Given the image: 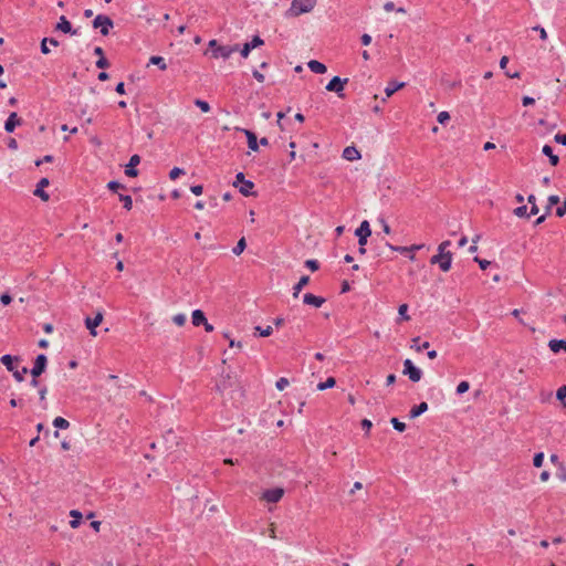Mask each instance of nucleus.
Masks as SVG:
<instances>
[{
    "mask_svg": "<svg viewBox=\"0 0 566 566\" xmlns=\"http://www.w3.org/2000/svg\"><path fill=\"white\" fill-rule=\"evenodd\" d=\"M431 264H438L443 272H448L451 269L452 253L451 252H439L430 259Z\"/></svg>",
    "mask_w": 566,
    "mask_h": 566,
    "instance_id": "f257e3e1",
    "label": "nucleus"
},
{
    "mask_svg": "<svg viewBox=\"0 0 566 566\" xmlns=\"http://www.w3.org/2000/svg\"><path fill=\"white\" fill-rule=\"evenodd\" d=\"M315 4L316 0H293L290 10L293 15H300L312 11Z\"/></svg>",
    "mask_w": 566,
    "mask_h": 566,
    "instance_id": "f03ea898",
    "label": "nucleus"
},
{
    "mask_svg": "<svg viewBox=\"0 0 566 566\" xmlns=\"http://www.w3.org/2000/svg\"><path fill=\"white\" fill-rule=\"evenodd\" d=\"M233 186L239 187V191L245 197L254 195L252 192L254 184L251 180H247L243 172L237 174Z\"/></svg>",
    "mask_w": 566,
    "mask_h": 566,
    "instance_id": "7ed1b4c3",
    "label": "nucleus"
},
{
    "mask_svg": "<svg viewBox=\"0 0 566 566\" xmlns=\"http://www.w3.org/2000/svg\"><path fill=\"white\" fill-rule=\"evenodd\" d=\"M114 23L112 19L104 14H98L93 21V27L99 29L103 35H107Z\"/></svg>",
    "mask_w": 566,
    "mask_h": 566,
    "instance_id": "20e7f679",
    "label": "nucleus"
},
{
    "mask_svg": "<svg viewBox=\"0 0 566 566\" xmlns=\"http://www.w3.org/2000/svg\"><path fill=\"white\" fill-rule=\"evenodd\" d=\"M403 374L408 375L409 379L412 381H419L422 376L421 370L416 367L410 359L403 361Z\"/></svg>",
    "mask_w": 566,
    "mask_h": 566,
    "instance_id": "39448f33",
    "label": "nucleus"
},
{
    "mask_svg": "<svg viewBox=\"0 0 566 566\" xmlns=\"http://www.w3.org/2000/svg\"><path fill=\"white\" fill-rule=\"evenodd\" d=\"M355 234L358 237L359 245L364 247L367 243L368 237L371 234L369 222L364 220L360 226L356 229Z\"/></svg>",
    "mask_w": 566,
    "mask_h": 566,
    "instance_id": "423d86ee",
    "label": "nucleus"
},
{
    "mask_svg": "<svg viewBox=\"0 0 566 566\" xmlns=\"http://www.w3.org/2000/svg\"><path fill=\"white\" fill-rule=\"evenodd\" d=\"M347 82L348 78H340L339 76H334L326 85V90L329 92H335L338 94L339 97H343L342 92Z\"/></svg>",
    "mask_w": 566,
    "mask_h": 566,
    "instance_id": "0eeeda50",
    "label": "nucleus"
},
{
    "mask_svg": "<svg viewBox=\"0 0 566 566\" xmlns=\"http://www.w3.org/2000/svg\"><path fill=\"white\" fill-rule=\"evenodd\" d=\"M239 49L238 45H220L217 46V49H213L212 51V57L219 59L222 57L223 60H227L230 57V55L234 52H237Z\"/></svg>",
    "mask_w": 566,
    "mask_h": 566,
    "instance_id": "6e6552de",
    "label": "nucleus"
},
{
    "mask_svg": "<svg viewBox=\"0 0 566 566\" xmlns=\"http://www.w3.org/2000/svg\"><path fill=\"white\" fill-rule=\"evenodd\" d=\"M103 317H104L103 312L98 311L93 318L92 317L85 318V326L90 331V334L92 336L97 335L96 327L103 322Z\"/></svg>",
    "mask_w": 566,
    "mask_h": 566,
    "instance_id": "1a4fd4ad",
    "label": "nucleus"
},
{
    "mask_svg": "<svg viewBox=\"0 0 566 566\" xmlns=\"http://www.w3.org/2000/svg\"><path fill=\"white\" fill-rule=\"evenodd\" d=\"M284 494V490L281 488H273L263 492L262 499L269 503H277Z\"/></svg>",
    "mask_w": 566,
    "mask_h": 566,
    "instance_id": "9d476101",
    "label": "nucleus"
},
{
    "mask_svg": "<svg viewBox=\"0 0 566 566\" xmlns=\"http://www.w3.org/2000/svg\"><path fill=\"white\" fill-rule=\"evenodd\" d=\"M48 358L44 354L38 355L33 368L30 370L33 378L40 376L46 367Z\"/></svg>",
    "mask_w": 566,
    "mask_h": 566,
    "instance_id": "9b49d317",
    "label": "nucleus"
},
{
    "mask_svg": "<svg viewBox=\"0 0 566 566\" xmlns=\"http://www.w3.org/2000/svg\"><path fill=\"white\" fill-rule=\"evenodd\" d=\"M263 43L264 41L259 35H254L250 42L243 45L240 53L243 57H248L251 50L263 45Z\"/></svg>",
    "mask_w": 566,
    "mask_h": 566,
    "instance_id": "f8f14e48",
    "label": "nucleus"
},
{
    "mask_svg": "<svg viewBox=\"0 0 566 566\" xmlns=\"http://www.w3.org/2000/svg\"><path fill=\"white\" fill-rule=\"evenodd\" d=\"M0 361L7 367L9 371L12 374L14 373V369H18L21 360L18 356H11V355H3L0 358Z\"/></svg>",
    "mask_w": 566,
    "mask_h": 566,
    "instance_id": "ddd939ff",
    "label": "nucleus"
},
{
    "mask_svg": "<svg viewBox=\"0 0 566 566\" xmlns=\"http://www.w3.org/2000/svg\"><path fill=\"white\" fill-rule=\"evenodd\" d=\"M386 245L392 250L398 252H410L409 259L413 261L416 259V255L412 253L413 251L420 250L423 245L422 244H413L411 247H395L390 244L389 242L386 243Z\"/></svg>",
    "mask_w": 566,
    "mask_h": 566,
    "instance_id": "4468645a",
    "label": "nucleus"
},
{
    "mask_svg": "<svg viewBox=\"0 0 566 566\" xmlns=\"http://www.w3.org/2000/svg\"><path fill=\"white\" fill-rule=\"evenodd\" d=\"M325 298L322 296H316L312 293H306L303 296V303L306 305L314 306L316 308L321 307L325 303Z\"/></svg>",
    "mask_w": 566,
    "mask_h": 566,
    "instance_id": "2eb2a0df",
    "label": "nucleus"
},
{
    "mask_svg": "<svg viewBox=\"0 0 566 566\" xmlns=\"http://www.w3.org/2000/svg\"><path fill=\"white\" fill-rule=\"evenodd\" d=\"M50 184L49 179L48 178H42L38 186H36V189L34 190V196L41 198L43 201H48L50 196L48 192L44 191V187H48Z\"/></svg>",
    "mask_w": 566,
    "mask_h": 566,
    "instance_id": "dca6fc26",
    "label": "nucleus"
},
{
    "mask_svg": "<svg viewBox=\"0 0 566 566\" xmlns=\"http://www.w3.org/2000/svg\"><path fill=\"white\" fill-rule=\"evenodd\" d=\"M55 29L62 31L63 33H71L73 35L77 34V31L72 29L70 21L64 15L60 17Z\"/></svg>",
    "mask_w": 566,
    "mask_h": 566,
    "instance_id": "f3484780",
    "label": "nucleus"
},
{
    "mask_svg": "<svg viewBox=\"0 0 566 566\" xmlns=\"http://www.w3.org/2000/svg\"><path fill=\"white\" fill-rule=\"evenodd\" d=\"M21 124V119L18 117V114L17 113H11L9 115V117L7 118L6 123H4V129L8 132V133H12L14 130V128Z\"/></svg>",
    "mask_w": 566,
    "mask_h": 566,
    "instance_id": "a211bd4d",
    "label": "nucleus"
},
{
    "mask_svg": "<svg viewBox=\"0 0 566 566\" xmlns=\"http://www.w3.org/2000/svg\"><path fill=\"white\" fill-rule=\"evenodd\" d=\"M140 163V157L138 155H133L129 159V164L126 166L125 174L128 177H136L137 170L135 169V166H137Z\"/></svg>",
    "mask_w": 566,
    "mask_h": 566,
    "instance_id": "6ab92c4d",
    "label": "nucleus"
},
{
    "mask_svg": "<svg viewBox=\"0 0 566 566\" xmlns=\"http://www.w3.org/2000/svg\"><path fill=\"white\" fill-rule=\"evenodd\" d=\"M242 132L247 136L249 148L251 150H253V151H258L259 150V144H258L256 135L253 132L249 130V129H242Z\"/></svg>",
    "mask_w": 566,
    "mask_h": 566,
    "instance_id": "aec40b11",
    "label": "nucleus"
},
{
    "mask_svg": "<svg viewBox=\"0 0 566 566\" xmlns=\"http://www.w3.org/2000/svg\"><path fill=\"white\" fill-rule=\"evenodd\" d=\"M343 157L348 161H354L360 158V153L354 146H348L343 151Z\"/></svg>",
    "mask_w": 566,
    "mask_h": 566,
    "instance_id": "412c9836",
    "label": "nucleus"
},
{
    "mask_svg": "<svg viewBox=\"0 0 566 566\" xmlns=\"http://www.w3.org/2000/svg\"><path fill=\"white\" fill-rule=\"evenodd\" d=\"M307 66H308V69L313 73H316V74H324L326 72V70H327L325 64H323V63H321L319 61H316V60H311L307 63Z\"/></svg>",
    "mask_w": 566,
    "mask_h": 566,
    "instance_id": "4be33fe9",
    "label": "nucleus"
},
{
    "mask_svg": "<svg viewBox=\"0 0 566 566\" xmlns=\"http://www.w3.org/2000/svg\"><path fill=\"white\" fill-rule=\"evenodd\" d=\"M428 410V403L427 402H420L419 405L415 406L410 412L409 418L415 419L426 412Z\"/></svg>",
    "mask_w": 566,
    "mask_h": 566,
    "instance_id": "5701e85b",
    "label": "nucleus"
},
{
    "mask_svg": "<svg viewBox=\"0 0 566 566\" xmlns=\"http://www.w3.org/2000/svg\"><path fill=\"white\" fill-rule=\"evenodd\" d=\"M548 347L552 352L558 353L560 349L566 352V340L564 339H551Z\"/></svg>",
    "mask_w": 566,
    "mask_h": 566,
    "instance_id": "b1692460",
    "label": "nucleus"
},
{
    "mask_svg": "<svg viewBox=\"0 0 566 566\" xmlns=\"http://www.w3.org/2000/svg\"><path fill=\"white\" fill-rule=\"evenodd\" d=\"M192 324L195 326H200L202 324H206V316L205 313L201 310H195L191 315Z\"/></svg>",
    "mask_w": 566,
    "mask_h": 566,
    "instance_id": "393cba45",
    "label": "nucleus"
},
{
    "mask_svg": "<svg viewBox=\"0 0 566 566\" xmlns=\"http://www.w3.org/2000/svg\"><path fill=\"white\" fill-rule=\"evenodd\" d=\"M542 151L545 156H547L549 158V163L553 165V166H556L558 165L559 163V158L557 155H554L553 154V148L549 146V145H544L543 148H542Z\"/></svg>",
    "mask_w": 566,
    "mask_h": 566,
    "instance_id": "a878e982",
    "label": "nucleus"
},
{
    "mask_svg": "<svg viewBox=\"0 0 566 566\" xmlns=\"http://www.w3.org/2000/svg\"><path fill=\"white\" fill-rule=\"evenodd\" d=\"M406 85L405 82H390L387 87L385 88L386 97H390L394 93H396L398 90L402 88Z\"/></svg>",
    "mask_w": 566,
    "mask_h": 566,
    "instance_id": "bb28decb",
    "label": "nucleus"
},
{
    "mask_svg": "<svg viewBox=\"0 0 566 566\" xmlns=\"http://www.w3.org/2000/svg\"><path fill=\"white\" fill-rule=\"evenodd\" d=\"M310 282V276L303 275L300 281L293 286V296L297 297L300 292L303 290L305 285Z\"/></svg>",
    "mask_w": 566,
    "mask_h": 566,
    "instance_id": "cd10ccee",
    "label": "nucleus"
},
{
    "mask_svg": "<svg viewBox=\"0 0 566 566\" xmlns=\"http://www.w3.org/2000/svg\"><path fill=\"white\" fill-rule=\"evenodd\" d=\"M239 381L237 379V377H232L229 373L226 375V376H222V380H221V386L224 387V388H228V387H235V386H239Z\"/></svg>",
    "mask_w": 566,
    "mask_h": 566,
    "instance_id": "c85d7f7f",
    "label": "nucleus"
},
{
    "mask_svg": "<svg viewBox=\"0 0 566 566\" xmlns=\"http://www.w3.org/2000/svg\"><path fill=\"white\" fill-rule=\"evenodd\" d=\"M70 516L72 517V520L70 521V526L72 528H77L81 524L82 513L77 510H72L70 512Z\"/></svg>",
    "mask_w": 566,
    "mask_h": 566,
    "instance_id": "c756f323",
    "label": "nucleus"
},
{
    "mask_svg": "<svg viewBox=\"0 0 566 566\" xmlns=\"http://www.w3.org/2000/svg\"><path fill=\"white\" fill-rule=\"evenodd\" d=\"M29 374V369L28 367L25 366H22L20 364L19 368L18 369H14V373L12 374L14 376V378L18 380V381H22L24 379V377Z\"/></svg>",
    "mask_w": 566,
    "mask_h": 566,
    "instance_id": "7c9ffc66",
    "label": "nucleus"
},
{
    "mask_svg": "<svg viewBox=\"0 0 566 566\" xmlns=\"http://www.w3.org/2000/svg\"><path fill=\"white\" fill-rule=\"evenodd\" d=\"M149 64L157 65L160 70H166V67H167L165 59L161 56H157V55H154L149 59L148 65Z\"/></svg>",
    "mask_w": 566,
    "mask_h": 566,
    "instance_id": "2f4dec72",
    "label": "nucleus"
},
{
    "mask_svg": "<svg viewBox=\"0 0 566 566\" xmlns=\"http://www.w3.org/2000/svg\"><path fill=\"white\" fill-rule=\"evenodd\" d=\"M336 385L334 377H328L325 381H321L316 385V389H331Z\"/></svg>",
    "mask_w": 566,
    "mask_h": 566,
    "instance_id": "473e14b6",
    "label": "nucleus"
},
{
    "mask_svg": "<svg viewBox=\"0 0 566 566\" xmlns=\"http://www.w3.org/2000/svg\"><path fill=\"white\" fill-rule=\"evenodd\" d=\"M245 248H247V241H245V238H241V239L238 241L237 245L232 249V252H233V254H235V255H240V254L244 251V249H245Z\"/></svg>",
    "mask_w": 566,
    "mask_h": 566,
    "instance_id": "72a5a7b5",
    "label": "nucleus"
},
{
    "mask_svg": "<svg viewBox=\"0 0 566 566\" xmlns=\"http://www.w3.org/2000/svg\"><path fill=\"white\" fill-rule=\"evenodd\" d=\"M53 426L59 429H67L70 427V422L62 417H56L53 420Z\"/></svg>",
    "mask_w": 566,
    "mask_h": 566,
    "instance_id": "f704fd0d",
    "label": "nucleus"
},
{
    "mask_svg": "<svg viewBox=\"0 0 566 566\" xmlns=\"http://www.w3.org/2000/svg\"><path fill=\"white\" fill-rule=\"evenodd\" d=\"M513 213L518 217V218H528L531 217L532 214L527 213V207L526 206H520L517 208L514 209Z\"/></svg>",
    "mask_w": 566,
    "mask_h": 566,
    "instance_id": "c9c22d12",
    "label": "nucleus"
},
{
    "mask_svg": "<svg viewBox=\"0 0 566 566\" xmlns=\"http://www.w3.org/2000/svg\"><path fill=\"white\" fill-rule=\"evenodd\" d=\"M527 201L528 203L531 205V211H530V214L532 216H535L538 213V208H537V205H536V198L534 195H530L527 197Z\"/></svg>",
    "mask_w": 566,
    "mask_h": 566,
    "instance_id": "e433bc0d",
    "label": "nucleus"
},
{
    "mask_svg": "<svg viewBox=\"0 0 566 566\" xmlns=\"http://www.w3.org/2000/svg\"><path fill=\"white\" fill-rule=\"evenodd\" d=\"M390 423L395 428V430L399 432H403L406 430V423L401 422L398 418H391Z\"/></svg>",
    "mask_w": 566,
    "mask_h": 566,
    "instance_id": "4c0bfd02",
    "label": "nucleus"
},
{
    "mask_svg": "<svg viewBox=\"0 0 566 566\" xmlns=\"http://www.w3.org/2000/svg\"><path fill=\"white\" fill-rule=\"evenodd\" d=\"M119 200L123 202L124 208L130 210L133 207V200L130 196L119 195Z\"/></svg>",
    "mask_w": 566,
    "mask_h": 566,
    "instance_id": "58836bf2",
    "label": "nucleus"
},
{
    "mask_svg": "<svg viewBox=\"0 0 566 566\" xmlns=\"http://www.w3.org/2000/svg\"><path fill=\"white\" fill-rule=\"evenodd\" d=\"M543 462H544V453L543 452L535 453V455L533 458V465L535 468H541L543 465Z\"/></svg>",
    "mask_w": 566,
    "mask_h": 566,
    "instance_id": "ea45409f",
    "label": "nucleus"
},
{
    "mask_svg": "<svg viewBox=\"0 0 566 566\" xmlns=\"http://www.w3.org/2000/svg\"><path fill=\"white\" fill-rule=\"evenodd\" d=\"M407 311H408V305L407 304H401L398 308V313H399V316L401 317V319H405V321H409L410 319V316L407 314Z\"/></svg>",
    "mask_w": 566,
    "mask_h": 566,
    "instance_id": "a19ab883",
    "label": "nucleus"
},
{
    "mask_svg": "<svg viewBox=\"0 0 566 566\" xmlns=\"http://www.w3.org/2000/svg\"><path fill=\"white\" fill-rule=\"evenodd\" d=\"M419 337H415L412 338V345H411V348H415L417 352H420L422 349H426V348H429V343L428 342H424L422 344V346H418V342H419Z\"/></svg>",
    "mask_w": 566,
    "mask_h": 566,
    "instance_id": "79ce46f5",
    "label": "nucleus"
},
{
    "mask_svg": "<svg viewBox=\"0 0 566 566\" xmlns=\"http://www.w3.org/2000/svg\"><path fill=\"white\" fill-rule=\"evenodd\" d=\"M195 105L198 106L203 113H208L210 111V105L206 101L196 99Z\"/></svg>",
    "mask_w": 566,
    "mask_h": 566,
    "instance_id": "37998d69",
    "label": "nucleus"
},
{
    "mask_svg": "<svg viewBox=\"0 0 566 566\" xmlns=\"http://www.w3.org/2000/svg\"><path fill=\"white\" fill-rule=\"evenodd\" d=\"M255 331L259 332L260 336L268 337L272 334V327L266 326L265 328H262L261 326H256Z\"/></svg>",
    "mask_w": 566,
    "mask_h": 566,
    "instance_id": "c03bdc74",
    "label": "nucleus"
},
{
    "mask_svg": "<svg viewBox=\"0 0 566 566\" xmlns=\"http://www.w3.org/2000/svg\"><path fill=\"white\" fill-rule=\"evenodd\" d=\"M559 202V197L552 195L548 197V206L546 208V214L551 211V208Z\"/></svg>",
    "mask_w": 566,
    "mask_h": 566,
    "instance_id": "a18cd8bd",
    "label": "nucleus"
},
{
    "mask_svg": "<svg viewBox=\"0 0 566 566\" xmlns=\"http://www.w3.org/2000/svg\"><path fill=\"white\" fill-rule=\"evenodd\" d=\"M438 122L444 125L450 119V114L446 111L440 112L437 117Z\"/></svg>",
    "mask_w": 566,
    "mask_h": 566,
    "instance_id": "49530a36",
    "label": "nucleus"
},
{
    "mask_svg": "<svg viewBox=\"0 0 566 566\" xmlns=\"http://www.w3.org/2000/svg\"><path fill=\"white\" fill-rule=\"evenodd\" d=\"M287 386H290V380L285 377H281L275 384L276 389H284Z\"/></svg>",
    "mask_w": 566,
    "mask_h": 566,
    "instance_id": "de8ad7c7",
    "label": "nucleus"
},
{
    "mask_svg": "<svg viewBox=\"0 0 566 566\" xmlns=\"http://www.w3.org/2000/svg\"><path fill=\"white\" fill-rule=\"evenodd\" d=\"M556 399L566 407V391H556Z\"/></svg>",
    "mask_w": 566,
    "mask_h": 566,
    "instance_id": "09e8293b",
    "label": "nucleus"
},
{
    "mask_svg": "<svg viewBox=\"0 0 566 566\" xmlns=\"http://www.w3.org/2000/svg\"><path fill=\"white\" fill-rule=\"evenodd\" d=\"M96 66L98 69H106L109 66V63L108 61L105 59V56H102L99 57L97 61H96Z\"/></svg>",
    "mask_w": 566,
    "mask_h": 566,
    "instance_id": "8fccbe9b",
    "label": "nucleus"
},
{
    "mask_svg": "<svg viewBox=\"0 0 566 566\" xmlns=\"http://www.w3.org/2000/svg\"><path fill=\"white\" fill-rule=\"evenodd\" d=\"M305 265L311 269L312 271H316L319 268V264L316 260H307L305 262Z\"/></svg>",
    "mask_w": 566,
    "mask_h": 566,
    "instance_id": "3c124183",
    "label": "nucleus"
},
{
    "mask_svg": "<svg viewBox=\"0 0 566 566\" xmlns=\"http://www.w3.org/2000/svg\"><path fill=\"white\" fill-rule=\"evenodd\" d=\"M451 245V242L449 240H446L441 242L438 247L439 252H450L448 248Z\"/></svg>",
    "mask_w": 566,
    "mask_h": 566,
    "instance_id": "603ef678",
    "label": "nucleus"
},
{
    "mask_svg": "<svg viewBox=\"0 0 566 566\" xmlns=\"http://www.w3.org/2000/svg\"><path fill=\"white\" fill-rule=\"evenodd\" d=\"M473 260H474V262H478V263H479V265H480V268H481L482 270H485V269L490 265V261H488V260H482V259H480L479 256H475Z\"/></svg>",
    "mask_w": 566,
    "mask_h": 566,
    "instance_id": "864d4df0",
    "label": "nucleus"
},
{
    "mask_svg": "<svg viewBox=\"0 0 566 566\" xmlns=\"http://www.w3.org/2000/svg\"><path fill=\"white\" fill-rule=\"evenodd\" d=\"M554 140L558 144L566 146V134H556Z\"/></svg>",
    "mask_w": 566,
    "mask_h": 566,
    "instance_id": "5fc2aeb1",
    "label": "nucleus"
},
{
    "mask_svg": "<svg viewBox=\"0 0 566 566\" xmlns=\"http://www.w3.org/2000/svg\"><path fill=\"white\" fill-rule=\"evenodd\" d=\"M556 214L558 217H564L566 214V199L563 201V205L556 209Z\"/></svg>",
    "mask_w": 566,
    "mask_h": 566,
    "instance_id": "6e6d98bb",
    "label": "nucleus"
},
{
    "mask_svg": "<svg viewBox=\"0 0 566 566\" xmlns=\"http://www.w3.org/2000/svg\"><path fill=\"white\" fill-rule=\"evenodd\" d=\"M123 186L117 182V181H109L108 185H107V188L112 191H117L118 189H120Z\"/></svg>",
    "mask_w": 566,
    "mask_h": 566,
    "instance_id": "4d7b16f0",
    "label": "nucleus"
},
{
    "mask_svg": "<svg viewBox=\"0 0 566 566\" xmlns=\"http://www.w3.org/2000/svg\"><path fill=\"white\" fill-rule=\"evenodd\" d=\"M371 426H373V423H371L370 420H368V419H363L361 420V428L366 431V433L369 432Z\"/></svg>",
    "mask_w": 566,
    "mask_h": 566,
    "instance_id": "13d9d810",
    "label": "nucleus"
},
{
    "mask_svg": "<svg viewBox=\"0 0 566 566\" xmlns=\"http://www.w3.org/2000/svg\"><path fill=\"white\" fill-rule=\"evenodd\" d=\"M41 52L43 54H49L50 53V49L48 48V38H44L41 42Z\"/></svg>",
    "mask_w": 566,
    "mask_h": 566,
    "instance_id": "bf43d9fd",
    "label": "nucleus"
},
{
    "mask_svg": "<svg viewBox=\"0 0 566 566\" xmlns=\"http://www.w3.org/2000/svg\"><path fill=\"white\" fill-rule=\"evenodd\" d=\"M191 192L196 196H200L203 191V188L201 185H196L190 188Z\"/></svg>",
    "mask_w": 566,
    "mask_h": 566,
    "instance_id": "052dcab7",
    "label": "nucleus"
},
{
    "mask_svg": "<svg viewBox=\"0 0 566 566\" xmlns=\"http://www.w3.org/2000/svg\"><path fill=\"white\" fill-rule=\"evenodd\" d=\"M252 75H253V77H254L258 82H260V83H263V82H264V75H263L262 73H260L258 70H254V71L252 72Z\"/></svg>",
    "mask_w": 566,
    "mask_h": 566,
    "instance_id": "680f3d73",
    "label": "nucleus"
},
{
    "mask_svg": "<svg viewBox=\"0 0 566 566\" xmlns=\"http://www.w3.org/2000/svg\"><path fill=\"white\" fill-rule=\"evenodd\" d=\"M0 301L3 305H9L11 303L12 298L9 294H2L0 296Z\"/></svg>",
    "mask_w": 566,
    "mask_h": 566,
    "instance_id": "e2e57ef3",
    "label": "nucleus"
},
{
    "mask_svg": "<svg viewBox=\"0 0 566 566\" xmlns=\"http://www.w3.org/2000/svg\"><path fill=\"white\" fill-rule=\"evenodd\" d=\"M360 41H361L363 45H369L371 42V36L369 34L365 33L361 35Z\"/></svg>",
    "mask_w": 566,
    "mask_h": 566,
    "instance_id": "0e129e2a",
    "label": "nucleus"
},
{
    "mask_svg": "<svg viewBox=\"0 0 566 566\" xmlns=\"http://www.w3.org/2000/svg\"><path fill=\"white\" fill-rule=\"evenodd\" d=\"M395 380H396V376L394 374H390L387 376L384 385L389 387V386L394 385Z\"/></svg>",
    "mask_w": 566,
    "mask_h": 566,
    "instance_id": "69168bd1",
    "label": "nucleus"
},
{
    "mask_svg": "<svg viewBox=\"0 0 566 566\" xmlns=\"http://www.w3.org/2000/svg\"><path fill=\"white\" fill-rule=\"evenodd\" d=\"M557 475L562 481H566V469L563 464H560L559 472Z\"/></svg>",
    "mask_w": 566,
    "mask_h": 566,
    "instance_id": "338daca9",
    "label": "nucleus"
},
{
    "mask_svg": "<svg viewBox=\"0 0 566 566\" xmlns=\"http://www.w3.org/2000/svg\"><path fill=\"white\" fill-rule=\"evenodd\" d=\"M522 103L524 106H530V105H533L535 103V99L533 97H530V96H524L523 99H522Z\"/></svg>",
    "mask_w": 566,
    "mask_h": 566,
    "instance_id": "774afa93",
    "label": "nucleus"
}]
</instances>
